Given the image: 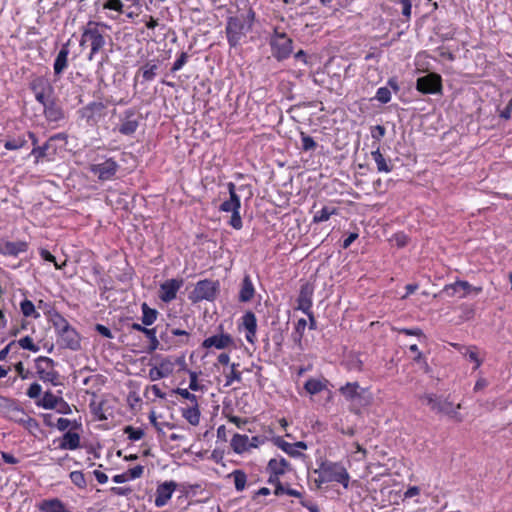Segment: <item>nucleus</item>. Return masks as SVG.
<instances>
[{
	"instance_id": "1",
	"label": "nucleus",
	"mask_w": 512,
	"mask_h": 512,
	"mask_svg": "<svg viewBox=\"0 0 512 512\" xmlns=\"http://www.w3.org/2000/svg\"><path fill=\"white\" fill-rule=\"evenodd\" d=\"M318 477L313 480L316 489H320L324 483L337 482L348 488L350 476L346 468L338 462L324 461L313 471Z\"/></svg>"
},
{
	"instance_id": "2",
	"label": "nucleus",
	"mask_w": 512,
	"mask_h": 512,
	"mask_svg": "<svg viewBox=\"0 0 512 512\" xmlns=\"http://www.w3.org/2000/svg\"><path fill=\"white\" fill-rule=\"evenodd\" d=\"M255 13L249 9L247 14L228 18L226 25V35L230 46L236 47L240 40L252 29Z\"/></svg>"
},
{
	"instance_id": "3",
	"label": "nucleus",
	"mask_w": 512,
	"mask_h": 512,
	"mask_svg": "<svg viewBox=\"0 0 512 512\" xmlns=\"http://www.w3.org/2000/svg\"><path fill=\"white\" fill-rule=\"evenodd\" d=\"M341 395L350 403V410L358 413L362 407L370 404L371 396L358 382H348L339 389Z\"/></svg>"
},
{
	"instance_id": "4",
	"label": "nucleus",
	"mask_w": 512,
	"mask_h": 512,
	"mask_svg": "<svg viewBox=\"0 0 512 512\" xmlns=\"http://www.w3.org/2000/svg\"><path fill=\"white\" fill-rule=\"evenodd\" d=\"M419 400L430 407V409L438 414L448 415L461 421L460 415L454 409V405L448 399H444L435 394H424L419 397Z\"/></svg>"
},
{
	"instance_id": "5",
	"label": "nucleus",
	"mask_w": 512,
	"mask_h": 512,
	"mask_svg": "<svg viewBox=\"0 0 512 512\" xmlns=\"http://www.w3.org/2000/svg\"><path fill=\"white\" fill-rule=\"evenodd\" d=\"M293 41L284 32L275 29L274 34L270 38L271 52L275 59L282 61L287 59L293 52Z\"/></svg>"
},
{
	"instance_id": "6",
	"label": "nucleus",
	"mask_w": 512,
	"mask_h": 512,
	"mask_svg": "<svg viewBox=\"0 0 512 512\" xmlns=\"http://www.w3.org/2000/svg\"><path fill=\"white\" fill-rule=\"evenodd\" d=\"M86 42H90L91 52L88 56L89 60L93 59V56L98 53L105 45V39L103 34L98 29V23L88 22L83 30L80 46H84Z\"/></svg>"
},
{
	"instance_id": "7",
	"label": "nucleus",
	"mask_w": 512,
	"mask_h": 512,
	"mask_svg": "<svg viewBox=\"0 0 512 512\" xmlns=\"http://www.w3.org/2000/svg\"><path fill=\"white\" fill-rule=\"evenodd\" d=\"M38 377L44 381L58 385L59 374L54 370V361L48 357L40 356L35 363Z\"/></svg>"
},
{
	"instance_id": "8",
	"label": "nucleus",
	"mask_w": 512,
	"mask_h": 512,
	"mask_svg": "<svg viewBox=\"0 0 512 512\" xmlns=\"http://www.w3.org/2000/svg\"><path fill=\"white\" fill-rule=\"evenodd\" d=\"M219 291V282L213 280H201L199 281L192 293L193 301L208 300L212 301L216 298Z\"/></svg>"
},
{
	"instance_id": "9",
	"label": "nucleus",
	"mask_w": 512,
	"mask_h": 512,
	"mask_svg": "<svg viewBox=\"0 0 512 512\" xmlns=\"http://www.w3.org/2000/svg\"><path fill=\"white\" fill-rule=\"evenodd\" d=\"M118 169V163L112 158L106 159L102 163L92 164L89 167L90 172L97 176L101 181L113 179Z\"/></svg>"
},
{
	"instance_id": "10",
	"label": "nucleus",
	"mask_w": 512,
	"mask_h": 512,
	"mask_svg": "<svg viewBox=\"0 0 512 512\" xmlns=\"http://www.w3.org/2000/svg\"><path fill=\"white\" fill-rule=\"evenodd\" d=\"M416 88L424 94H437L442 90L441 76L430 73L417 79Z\"/></svg>"
},
{
	"instance_id": "11",
	"label": "nucleus",
	"mask_w": 512,
	"mask_h": 512,
	"mask_svg": "<svg viewBox=\"0 0 512 512\" xmlns=\"http://www.w3.org/2000/svg\"><path fill=\"white\" fill-rule=\"evenodd\" d=\"M481 291V287H473L467 281H456L455 283L446 285L442 293L448 297L458 296L459 298H464L470 293L479 294Z\"/></svg>"
},
{
	"instance_id": "12",
	"label": "nucleus",
	"mask_w": 512,
	"mask_h": 512,
	"mask_svg": "<svg viewBox=\"0 0 512 512\" xmlns=\"http://www.w3.org/2000/svg\"><path fill=\"white\" fill-rule=\"evenodd\" d=\"M177 484L173 481L164 482L157 487L155 496V506L163 507L171 499Z\"/></svg>"
},
{
	"instance_id": "13",
	"label": "nucleus",
	"mask_w": 512,
	"mask_h": 512,
	"mask_svg": "<svg viewBox=\"0 0 512 512\" xmlns=\"http://www.w3.org/2000/svg\"><path fill=\"white\" fill-rule=\"evenodd\" d=\"M183 284L182 280L170 279L165 281L160 286V299L166 303L171 302L176 298L178 290Z\"/></svg>"
},
{
	"instance_id": "14",
	"label": "nucleus",
	"mask_w": 512,
	"mask_h": 512,
	"mask_svg": "<svg viewBox=\"0 0 512 512\" xmlns=\"http://www.w3.org/2000/svg\"><path fill=\"white\" fill-rule=\"evenodd\" d=\"M59 337V342L64 348L71 350H78L80 348V336L73 327L66 328Z\"/></svg>"
},
{
	"instance_id": "15",
	"label": "nucleus",
	"mask_w": 512,
	"mask_h": 512,
	"mask_svg": "<svg viewBox=\"0 0 512 512\" xmlns=\"http://www.w3.org/2000/svg\"><path fill=\"white\" fill-rule=\"evenodd\" d=\"M228 191H229V199L224 201L220 207L219 210L223 212H234L237 210H240L241 207V201L240 197L236 193V186L233 182H229L227 184Z\"/></svg>"
},
{
	"instance_id": "16",
	"label": "nucleus",
	"mask_w": 512,
	"mask_h": 512,
	"mask_svg": "<svg viewBox=\"0 0 512 512\" xmlns=\"http://www.w3.org/2000/svg\"><path fill=\"white\" fill-rule=\"evenodd\" d=\"M69 41L62 45L53 64L54 75L60 77L68 67Z\"/></svg>"
},
{
	"instance_id": "17",
	"label": "nucleus",
	"mask_w": 512,
	"mask_h": 512,
	"mask_svg": "<svg viewBox=\"0 0 512 512\" xmlns=\"http://www.w3.org/2000/svg\"><path fill=\"white\" fill-rule=\"evenodd\" d=\"M28 244L25 241H7L0 244V253L9 256H18L20 253L26 252Z\"/></svg>"
},
{
	"instance_id": "18",
	"label": "nucleus",
	"mask_w": 512,
	"mask_h": 512,
	"mask_svg": "<svg viewBox=\"0 0 512 512\" xmlns=\"http://www.w3.org/2000/svg\"><path fill=\"white\" fill-rule=\"evenodd\" d=\"M242 323L244 328L247 330L246 333V340L253 344L256 337V330H257V319L253 312L248 311L246 312L242 317Z\"/></svg>"
},
{
	"instance_id": "19",
	"label": "nucleus",
	"mask_w": 512,
	"mask_h": 512,
	"mask_svg": "<svg viewBox=\"0 0 512 512\" xmlns=\"http://www.w3.org/2000/svg\"><path fill=\"white\" fill-rule=\"evenodd\" d=\"M371 157L376 163L377 171L379 173H390L393 170L394 164L391 159L384 157L380 152L379 147L371 152Z\"/></svg>"
},
{
	"instance_id": "20",
	"label": "nucleus",
	"mask_w": 512,
	"mask_h": 512,
	"mask_svg": "<svg viewBox=\"0 0 512 512\" xmlns=\"http://www.w3.org/2000/svg\"><path fill=\"white\" fill-rule=\"evenodd\" d=\"M233 343V339L228 334H220L208 337L203 342V347L211 348L215 347L217 349H224Z\"/></svg>"
},
{
	"instance_id": "21",
	"label": "nucleus",
	"mask_w": 512,
	"mask_h": 512,
	"mask_svg": "<svg viewBox=\"0 0 512 512\" xmlns=\"http://www.w3.org/2000/svg\"><path fill=\"white\" fill-rule=\"evenodd\" d=\"M29 137L32 139V143L34 145V148L32 149L31 154L35 156V162L38 163L40 159L47 158L51 159V156L54 155L53 153L49 152L50 149V141H47L42 146H36L37 144V138L34 133L29 132Z\"/></svg>"
},
{
	"instance_id": "22",
	"label": "nucleus",
	"mask_w": 512,
	"mask_h": 512,
	"mask_svg": "<svg viewBox=\"0 0 512 512\" xmlns=\"http://www.w3.org/2000/svg\"><path fill=\"white\" fill-rule=\"evenodd\" d=\"M138 127V120L135 117V113L132 110L125 112V118L119 126V132L124 135L133 134Z\"/></svg>"
},
{
	"instance_id": "23",
	"label": "nucleus",
	"mask_w": 512,
	"mask_h": 512,
	"mask_svg": "<svg viewBox=\"0 0 512 512\" xmlns=\"http://www.w3.org/2000/svg\"><path fill=\"white\" fill-rule=\"evenodd\" d=\"M255 295V288L249 275H245L239 290V301L246 303L253 299Z\"/></svg>"
},
{
	"instance_id": "24",
	"label": "nucleus",
	"mask_w": 512,
	"mask_h": 512,
	"mask_svg": "<svg viewBox=\"0 0 512 512\" xmlns=\"http://www.w3.org/2000/svg\"><path fill=\"white\" fill-rule=\"evenodd\" d=\"M173 371V365L169 360H164L159 366H155L149 370V378L156 381L167 377Z\"/></svg>"
},
{
	"instance_id": "25",
	"label": "nucleus",
	"mask_w": 512,
	"mask_h": 512,
	"mask_svg": "<svg viewBox=\"0 0 512 512\" xmlns=\"http://www.w3.org/2000/svg\"><path fill=\"white\" fill-rule=\"evenodd\" d=\"M38 508L41 512H71L58 498L44 499L38 505Z\"/></svg>"
},
{
	"instance_id": "26",
	"label": "nucleus",
	"mask_w": 512,
	"mask_h": 512,
	"mask_svg": "<svg viewBox=\"0 0 512 512\" xmlns=\"http://www.w3.org/2000/svg\"><path fill=\"white\" fill-rule=\"evenodd\" d=\"M312 294L313 288L309 284L302 285L298 298V303L299 309H301L305 313H308L312 306Z\"/></svg>"
},
{
	"instance_id": "27",
	"label": "nucleus",
	"mask_w": 512,
	"mask_h": 512,
	"mask_svg": "<svg viewBox=\"0 0 512 512\" xmlns=\"http://www.w3.org/2000/svg\"><path fill=\"white\" fill-rule=\"evenodd\" d=\"M80 447V435L76 432H66L60 440L59 448L62 450H75Z\"/></svg>"
},
{
	"instance_id": "28",
	"label": "nucleus",
	"mask_w": 512,
	"mask_h": 512,
	"mask_svg": "<svg viewBox=\"0 0 512 512\" xmlns=\"http://www.w3.org/2000/svg\"><path fill=\"white\" fill-rule=\"evenodd\" d=\"M43 108L44 115L48 121L58 122L64 118V112L55 99Z\"/></svg>"
},
{
	"instance_id": "29",
	"label": "nucleus",
	"mask_w": 512,
	"mask_h": 512,
	"mask_svg": "<svg viewBox=\"0 0 512 512\" xmlns=\"http://www.w3.org/2000/svg\"><path fill=\"white\" fill-rule=\"evenodd\" d=\"M288 467L289 463L285 458H273L268 462L267 468L271 472L272 477L274 476L275 480H278V476L283 475Z\"/></svg>"
},
{
	"instance_id": "30",
	"label": "nucleus",
	"mask_w": 512,
	"mask_h": 512,
	"mask_svg": "<svg viewBox=\"0 0 512 512\" xmlns=\"http://www.w3.org/2000/svg\"><path fill=\"white\" fill-rule=\"evenodd\" d=\"M30 89L34 95L41 92H54V88L49 80L42 76L36 77L30 82Z\"/></svg>"
},
{
	"instance_id": "31",
	"label": "nucleus",
	"mask_w": 512,
	"mask_h": 512,
	"mask_svg": "<svg viewBox=\"0 0 512 512\" xmlns=\"http://www.w3.org/2000/svg\"><path fill=\"white\" fill-rule=\"evenodd\" d=\"M248 442L249 438L247 435L234 434L231 440V446L236 453L240 454L249 449Z\"/></svg>"
},
{
	"instance_id": "32",
	"label": "nucleus",
	"mask_w": 512,
	"mask_h": 512,
	"mask_svg": "<svg viewBox=\"0 0 512 512\" xmlns=\"http://www.w3.org/2000/svg\"><path fill=\"white\" fill-rule=\"evenodd\" d=\"M5 414L10 420L19 424L23 422L24 417L27 415L24 409L21 408L17 403H9L8 411Z\"/></svg>"
},
{
	"instance_id": "33",
	"label": "nucleus",
	"mask_w": 512,
	"mask_h": 512,
	"mask_svg": "<svg viewBox=\"0 0 512 512\" xmlns=\"http://www.w3.org/2000/svg\"><path fill=\"white\" fill-rule=\"evenodd\" d=\"M61 397L55 396L51 391L44 393L43 397L36 402L38 406L44 409H55L58 406V402Z\"/></svg>"
},
{
	"instance_id": "34",
	"label": "nucleus",
	"mask_w": 512,
	"mask_h": 512,
	"mask_svg": "<svg viewBox=\"0 0 512 512\" xmlns=\"http://www.w3.org/2000/svg\"><path fill=\"white\" fill-rule=\"evenodd\" d=\"M182 416L193 426L200 422V410L197 405L182 409Z\"/></svg>"
},
{
	"instance_id": "35",
	"label": "nucleus",
	"mask_w": 512,
	"mask_h": 512,
	"mask_svg": "<svg viewBox=\"0 0 512 512\" xmlns=\"http://www.w3.org/2000/svg\"><path fill=\"white\" fill-rule=\"evenodd\" d=\"M141 308H142V318H141L142 324L145 326L152 325L157 319V315H158L157 310L150 308L147 305V303H143Z\"/></svg>"
},
{
	"instance_id": "36",
	"label": "nucleus",
	"mask_w": 512,
	"mask_h": 512,
	"mask_svg": "<svg viewBox=\"0 0 512 512\" xmlns=\"http://www.w3.org/2000/svg\"><path fill=\"white\" fill-rule=\"evenodd\" d=\"M228 477L233 478L235 489L241 492L245 489L247 482V475L243 470L237 469L231 472Z\"/></svg>"
},
{
	"instance_id": "37",
	"label": "nucleus",
	"mask_w": 512,
	"mask_h": 512,
	"mask_svg": "<svg viewBox=\"0 0 512 512\" xmlns=\"http://www.w3.org/2000/svg\"><path fill=\"white\" fill-rule=\"evenodd\" d=\"M337 214V209L334 207H323L320 211H317L313 216L314 223H321L329 220L331 215Z\"/></svg>"
},
{
	"instance_id": "38",
	"label": "nucleus",
	"mask_w": 512,
	"mask_h": 512,
	"mask_svg": "<svg viewBox=\"0 0 512 512\" xmlns=\"http://www.w3.org/2000/svg\"><path fill=\"white\" fill-rule=\"evenodd\" d=\"M21 312L25 317L38 318L40 314L35 310V306L32 301L24 299L20 304Z\"/></svg>"
},
{
	"instance_id": "39",
	"label": "nucleus",
	"mask_w": 512,
	"mask_h": 512,
	"mask_svg": "<svg viewBox=\"0 0 512 512\" xmlns=\"http://www.w3.org/2000/svg\"><path fill=\"white\" fill-rule=\"evenodd\" d=\"M304 388L308 393L314 395L321 392L325 388V385L320 380L309 379L306 381Z\"/></svg>"
},
{
	"instance_id": "40",
	"label": "nucleus",
	"mask_w": 512,
	"mask_h": 512,
	"mask_svg": "<svg viewBox=\"0 0 512 512\" xmlns=\"http://www.w3.org/2000/svg\"><path fill=\"white\" fill-rule=\"evenodd\" d=\"M239 366V364H235L233 363L231 365V370H230V373L226 375V383H225V386H230L232 385L233 382H238L240 383L242 381V376H241V372H239L237 370V367Z\"/></svg>"
},
{
	"instance_id": "41",
	"label": "nucleus",
	"mask_w": 512,
	"mask_h": 512,
	"mask_svg": "<svg viewBox=\"0 0 512 512\" xmlns=\"http://www.w3.org/2000/svg\"><path fill=\"white\" fill-rule=\"evenodd\" d=\"M69 476L72 483L78 488L84 489L86 487V479L81 471H72Z\"/></svg>"
},
{
	"instance_id": "42",
	"label": "nucleus",
	"mask_w": 512,
	"mask_h": 512,
	"mask_svg": "<svg viewBox=\"0 0 512 512\" xmlns=\"http://www.w3.org/2000/svg\"><path fill=\"white\" fill-rule=\"evenodd\" d=\"M17 343L22 349H26L32 352H38L40 349L39 346L33 342V339L30 336L21 338L17 341Z\"/></svg>"
},
{
	"instance_id": "43",
	"label": "nucleus",
	"mask_w": 512,
	"mask_h": 512,
	"mask_svg": "<svg viewBox=\"0 0 512 512\" xmlns=\"http://www.w3.org/2000/svg\"><path fill=\"white\" fill-rule=\"evenodd\" d=\"M124 433L128 435V438L132 441H138L143 438L144 430L140 428H134L132 426H126L124 428Z\"/></svg>"
},
{
	"instance_id": "44",
	"label": "nucleus",
	"mask_w": 512,
	"mask_h": 512,
	"mask_svg": "<svg viewBox=\"0 0 512 512\" xmlns=\"http://www.w3.org/2000/svg\"><path fill=\"white\" fill-rule=\"evenodd\" d=\"M279 448H281L284 452H286L288 455L292 457H298L301 456V452L299 450H296L294 447V443H288L286 441H279L278 442Z\"/></svg>"
},
{
	"instance_id": "45",
	"label": "nucleus",
	"mask_w": 512,
	"mask_h": 512,
	"mask_svg": "<svg viewBox=\"0 0 512 512\" xmlns=\"http://www.w3.org/2000/svg\"><path fill=\"white\" fill-rule=\"evenodd\" d=\"M156 64L147 63L142 67V76L144 80L151 81L156 76Z\"/></svg>"
},
{
	"instance_id": "46",
	"label": "nucleus",
	"mask_w": 512,
	"mask_h": 512,
	"mask_svg": "<svg viewBox=\"0 0 512 512\" xmlns=\"http://www.w3.org/2000/svg\"><path fill=\"white\" fill-rule=\"evenodd\" d=\"M53 325L59 335L62 332H64V330H66V328L70 327V324L68 323V321L59 314L55 315V317L53 318Z\"/></svg>"
},
{
	"instance_id": "47",
	"label": "nucleus",
	"mask_w": 512,
	"mask_h": 512,
	"mask_svg": "<svg viewBox=\"0 0 512 512\" xmlns=\"http://www.w3.org/2000/svg\"><path fill=\"white\" fill-rule=\"evenodd\" d=\"M300 135L302 140V149L304 151H312L316 149L317 144L312 137L305 134L304 132H301Z\"/></svg>"
},
{
	"instance_id": "48",
	"label": "nucleus",
	"mask_w": 512,
	"mask_h": 512,
	"mask_svg": "<svg viewBox=\"0 0 512 512\" xmlns=\"http://www.w3.org/2000/svg\"><path fill=\"white\" fill-rule=\"evenodd\" d=\"M26 144V140L23 138H16V139H10L7 140L4 144V147L7 150H17L22 148Z\"/></svg>"
},
{
	"instance_id": "49",
	"label": "nucleus",
	"mask_w": 512,
	"mask_h": 512,
	"mask_svg": "<svg viewBox=\"0 0 512 512\" xmlns=\"http://www.w3.org/2000/svg\"><path fill=\"white\" fill-rule=\"evenodd\" d=\"M376 99L385 104L391 100V92L387 87H380L376 93Z\"/></svg>"
},
{
	"instance_id": "50",
	"label": "nucleus",
	"mask_w": 512,
	"mask_h": 512,
	"mask_svg": "<svg viewBox=\"0 0 512 512\" xmlns=\"http://www.w3.org/2000/svg\"><path fill=\"white\" fill-rule=\"evenodd\" d=\"M464 355L468 356V358L475 363L474 369H478L480 367L482 361L479 359L475 347L466 348Z\"/></svg>"
},
{
	"instance_id": "51",
	"label": "nucleus",
	"mask_w": 512,
	"mask_h": 512,
	"mask_svg": "<svg viewBox=\"0 0 512 512\" xmlns=\"http://www.w3.org/2000/svg\"><path fill=\"white\" fill-rule=\"evenodd\" d=\"M53 92H41L35 95L36 100L44 107L54 100Z\"/></svg>"
},
{
	"instance_id": "52",
	"label": "nucleus",
	"mask_w": 512,
	"mask_h": 512,
	"mask_svg": "<svg viewBox=\"0 0 512 512\" xmlns=\"http://www.w3.org/2000/svg\"><path fill=\"white\" fill-rule=\"evenodd\" d=\"M174 392L180 395L181 397L189 400L192 403V405L198 404L197 396L195 394L190 393L187 389L177 388L176 390H174Z\"/></svg>"
},
{
	"instance_id": "53",
	"label": "nucleus",
	"mask_w": 512,
	"mask_h": 512,
	"mask_svg": "<svg viewBox=\"0 0 512 512\" xmlns=\"http://www.w3.org/2000/svg\"><path fill=\"white\" fill-rule=\"evenodd\" d=\"M189 55L186 52H182L178 59L174 62L171 71H179L188 61Z\"/></svg>"
},
{
	"instance_id": "54",
	"label": "nucleus",
	"mask_w": 512,
	"mask_h": 512,
	"mask_svg": "<svg viewBox=\"0 0 512 512\" xmlns=\"http://www.w3.org/2000/svg\"><path fill=\"white\" fill-rule=\"evenodd\" d=\"M104 9L115 10L119 13L123 12V3L121 0H108L103 4Z\"/></svg>"
},
{
	"instance_id": "55",
	"label": "nucleus",
	"mask_w": 512,
	"mask_h": 512,
	"mask_svg": "<svg viewBox=\"0 0 512 512\" xmlns=\"http://www.w3.org/2000/svg\"><path fill=\"white\" fill-rule=\"evenodd\" d=\"M41 392H42L41 385L35 382L30 385L26 394L31 399H37L41 395Z\"/></svg>"
},
{
	"instance_id": "56",
	"label": "nucleus",
	"mask_w": 512,
	"mask_h": 512,
	"mask_svg": "<svg viewBox=\"0 0 512 512\" xmlns=\"http://www.w3.org/2000/svg\"><path fill=\"white\" fill-rule=\"evenodd\" d=\"M232 215H231V218H230V221H229V224L234 228V229H241L242 228V219H241V216H240V213H239V210L237 211H234V212H231Z\"/></svg>"
},
{
	"instance_id": "57",
	"label": "nucleus",
	"mask_w": 512,
	"mask_h": 512,
	"mask_svg": "<svg viewBox=\"0 0 512 512\" xmlns=\"http://www.w3.org/2000/svg\"><path fill=\"white\" fill-rule=\"evenodd\" d=\"M386 133V129L382 125H376L372 128L371 136L373 139L380 141Z\"/></svg>"
},
{
	"instance_id": "58",
	"label": "nucleus",
	"mask_w": 512,
	"mask_h": 512,
	"mask_svg": "<svg viewBox=\"0 0 512 512\" xmlns=\"http://www.w3.org/2000/svg\"><path fill=\"white\" fill-rule=\"evenodd\" d=\"M21 425L30 430L38 428L37 421L34 418L30 417L28 414L24 417L23 422H21Z\"/></svg>"
},
{
	"instance_id": "59",
	"label": "nucleus",
	"mask_w": 512,
	"mask_h": 512,
	"mask_svg": "<svg viewBox=\"0 0 512 512\" xmlns=\"http://www.w3.org/2000/svg\"><path fill=\"white\" fill-rule=\"evenodd\" d=\"M144 471V467L141 465H137L131 469L128 470V474L130 479H136L142 476Z\"/></svg>"
},
{
	"instance_id": "60",
	"label": "nucleus",
	"mask_w": 512,
	"mask_h": 512,
	"mask_svg": "<svg viewBox=\"0 0 512 512\" xmlns=\"http://www.w3.org/2000/svg\"><path fill=\"white\" fill-rule=\"evenodd\" d=\"M59 400L60 401L58 402V406L55 408L57 409V412L60 414H70L71 408L69 404L66 401H64L63 398H60Z\"/></svg>"
},
{
	"instance_id": "61",
	"label": "nucleus",
	"mask_w": 512,
	"mask_h": 512,
	"mask_svg": "<svg viewBox=\"0 0 512 512\" xmlns=\"http://www.w3.org/2000/svg\"><path fill=\"white\" fill-rule=\"evenodd\" d=\"M95 330L103 337H106L109 339L113 338V335H112V332L110 331V329L102 324H96Z\"/></svg>"
},
{
	"instance_id": "62",
	"label": "nucleus",
	"mask_w": 512,
	"mask_h": 512,
	"mask_svg": "<svg viewBox=\"0 0 512 512\" xmlns=\"http://www.w3.org/2000/svg\"><path fill=\"white\" fill-rule=\"evenodd\" d=\"M15 370L17 371L18 375L21 377V379L25 380L28 379L31 375V373L28 370L24 369V365L22 362H18L15 365Z\"/></svg>"
},
{
	"instance_id": "63",
	"label": "nucleus",
	"mask_w": 512,
	"mask_h": 512,
	"mask_svg": "<svg viewBox=\"0 0 512 512\" xmlns=\"http://www.w3.org/2000/svg\"><path fill=\"white\" fill-rule=\"evenodd\" d=\"M40 255L44 260L54 263L57 269L61 268V266H59L58 263L56 262L55 256H53L49 251L42 249Z\"/></svg>"
},
{
	"instance_id": "64",
	"label": "nucleus",
	"mask_w": 512,
	"mask_h": 512,
	"mask_svg": "<svg viewBox=\"0 0 512 512\" xmlns=\"http://www.w3.org/2000/svg\"><path fill=\"white\" fill-rule=\"evenodd\" d=\"M400 3L402 5V14L409 18L411 16V1L410 0H400Z\"/></svg>"
}]
</instances>
